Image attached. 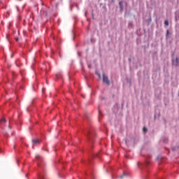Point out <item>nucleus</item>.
I'll return each mask as SVG.
<instances>
[{"instance_id": "nucleus-5", "label": "nucleus", "mask_w": 179, "mask_h": 179, "mask_svg": "<svg viewBox=\"0 0 179 179\" xmlns=\"http://www.w3.org/2000/svg\"><path fill=\"white\" fill-rule=\"evenodd\" d=\"M164 24H165V26H169V21L168 20H165Z\"/></svg>"}, {"instance_id": "nucleus-3", "label": "nucleus", "mask_w": 179, "mask_h": 179, "mask_svg": "<svg viewBox=\"0 0 179 179\" xmlns=\"http://www.w3.org/2000/svg\"><path fill=\"white\" fill-rule=\"evenodd\" d=\"M32 142H33L34 145H40L39 139H33Z\"/></svg>"}, {"instance_id": "nucleus-6", "label": "nucleus", "mask_w": 179, "mask_h": 179, "mask_svg": "<svg viewBox=\"0 0 179 179\" xmlns=\"http://www.w3.org/2000/svg\"><path fill=\"white\" fill-rule=\"evenodd\" d=\"M143 131L144 132H148V128L143 127Z\"/></svg>"}, {"instance_id": "nucleus-12", "label": "nucleus", "mask_w": 179, "mask_h": 179, "mask_svg": "<svg viewBox=\"0 0 179 179\" xmlns=\"http://www.w3.org/2000/svg\"><path fill=\"white\" fill-rule=\"evenodd\" d=\"M121 3H121V1H120V8H121Z\"/></svg>"}, {"instance_id": "nucleus-4", "label": "nucleus", "mask_w": 179, "mask_h": 179, "mask_svg": "<svg viewBox=\"0 0 179 179\" xmlns=\"http://www.w3.org/2000/svg\"><path fill=\"white\" fill-rule=\"evenodd\" d=\"M0 122H1V124H3V123L6 122V120H5V118H2L0 121Z\"/></svg>"}, {"instance_id": "nucleus-7", "label": "nucleus", "mask_w": 179, "mask_h": 179, "mask_svg": "<svg viewBox=\"0 0 179 179\" xmlns=\"http://www.w3.org/2000/svg\"><path fill=\"white\" fill-rule=\"evenodd\" d=\"M170 31H169V29L166 30V36H169Z\"/></svg>"}, {"instance_id": "nucleus-1", "label": "nucleus", "mask_w": 179, "mask_h": 179, "mask_svg": "<svg viewBox=\"0 0 179 179\" xmlns=\"http://www.w3.org/2000/svg\"><path fill=\"white\" fill-rule=\"evenodd\" d=\"M172 65L174 66H178L179 65V57L172 59Z\"/></svg>"}, {"instance_id": "nucleus-9", "label": "nucleus", "mask_w": 179, "mask_h": 179, "mask_svg": "<svg viewBox=\"0 0 179 179\" xmlns=\"http://www.w3.org/2000/svg\"><path fill=\"white\" fill-rule=\"evenodd\" d=\"M36 159H40V155H36Z\"/></svg>"}, {"instance_id": "nucleus-8", "label": "nucleus", "mask_w": 179, "mask_h": 179, "mask_svg": "<svg viewBox=\"0 0 179 179\" xmlns=\"http://www.w3.org/2000/svg\"><path fill=\"white\" fill-rule=\"evenodd\" d=\"M125 176V174H123L122 176H120V178L122 179L124 178V176Z\"/></svg>"}, {"instance_id": "nucleus-13", "label": "nucleus", "mask_w": 179, "mask_h": 179, "mask_svg": "<svg viewBox=\"0 0 179 179\" xmlns=\"http://www.w3.org/2000/svg\"><path fill=\"white\" fill-rule=\"evenodd\" d=\"M16 41H19V38H17V39H16Z\"/></svg>"}, {"instance_id": "nucleus-10", "label": "nucleus", "mask_w": 179, "mask_h": 179, "mask_svg": "<svg viewBox=\"0 0 179 179\" xmlns=\"http://www.w3.org/2000/svg\"><path fill=\"white\" fill-rule=\"evenodd\" d=\"M38 179H43V176H40Z\"/></svg>"}, {"instance_id": "nucleus-11", "label": "nucleus", "mask_w": 179, "mask_h": 179, "mask_svg": "<svg viewBox=\"0 0 179 179\" xmlns=\"http://www.w3.org/2000/svg\"><path fill=\"white\" fill-rule=\"evenodd\" d=\"M99 115H100V114H101V112L100 110H99Z\"/></svg>"}, {"instance_id": "nucleus-2", "label": "nucleus", "mask_w": 179, "mask_h": 179, "mask_svg": "<svg viewBox=\"0 0 179 179\" xmlns=\"http://www.w3.org/2000/svg\"><path fill=\"white\" fill-rule=\"evenodd\" d=\"M103 83H106V85H109L110 80H108V77L103 74Z\"/></svg>"}, {"instance_id": "nucleus-14", "label": "nucleus", "mask_w": 179, "mask_h": 179, "mask_svg": "<svg viewBox=\"0 0 179 179\" xmlns=\"http://www.w3.org/2000/svg\"><path fill=\"white\" fill-rule=\"evenodd\" d=\"M99 76V78H101V76H100V75H98Z\"/></svg>"}]
</instances>
